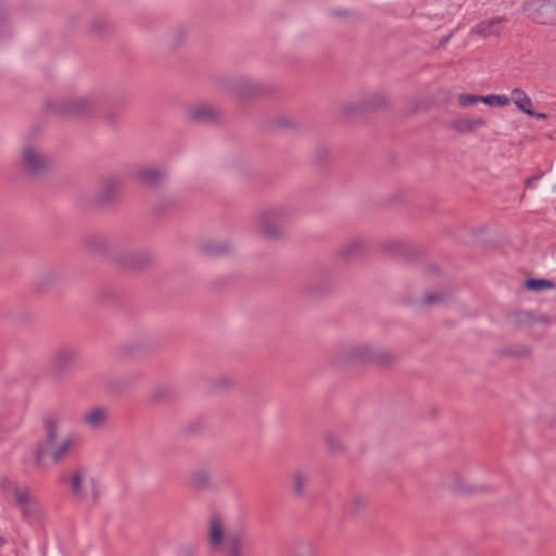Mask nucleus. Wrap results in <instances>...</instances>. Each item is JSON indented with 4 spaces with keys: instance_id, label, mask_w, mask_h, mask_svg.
<instances>
[{
    "instance_id": "obj_1",
    "label": "nucleus",
    "mask_w": 556,
    "mask_h": 556,
    "mask_svg": "<svg viewBox=\"0 0 556 556\" xmlns=\"http://www.w3.org/2000/svg\"><path fill=\"white\" fill-rule=\"evenodd\" d=\"M395 361V354L390 350L363 342L346 344L330 355V363L337 368L354 365L388 367L394 364Z\"/></svg>"
},
{
    "instance_id": "obj_2",
    "label": "nucleus",
    "mask_w": 556,
    "mask_h": 556,
    "mask_svg": "<svg viewBox=\"0 0 556 556\" xmlns=\"http://www.w3.org/2000/svg\"><path fill=\"white\" fill-rule=\"evenodd\" d=\"M298 208L287 202L260 207L253 215L255 232L265 240H280L286 235V226L295 219Z\"/></svg>"
},
{
    "instance_id": "obj_3",
    "label": "nucleus",
    "mask_w": 556,
    "mask_h": 556,
    "mask_svg": "<svg viewBox=\"0 0 556 556\" xmlns=\"http://www.w3.org/2000/svg\"><path fill=\"white\" fill-rule=\"evenodd\" d=\"M205 539L213 552L225 551L227 556H248L244 535L241 532L229 531L227 519L220 514L208 516Z\"/></svg>"
},
{
    "instance_id": "obj_4",
    "label": "nucleus",
    "mask_w": 556,
    "mask_h": 556,
    "mask_svg": "<svg viewBox=\"0 0 556 556\" xmlns=\"http://www.w3.org/2000/svg\"><path fill=\"white\" fill-rule=\"evenodd\" d=\"M47 453L54 463L64 460L79 445V437L75 432L66 433L60 442L59 438V420L54 417L45 419ZM46 452L42 448L37 451V458L41 459Z\"/></svg>"
},
{
    "instance_id": "obj_5",
    "label": "nucleus",
    "mask_w": 556,
    "mask_h": 556,
    "mask_svg": "<svg viewBox=\"0 0 556 556\" xmlns=\"http://www.w3.org/2000/svg\"><path fill=\"white\" fill-rule=\"evenodd\" d=\"M70 491L78 503L93 506L100 498L98 483L90 468L75 467L70 475Z\"/></svg>"
},
{
    "instance_id": "obj_6",
    "label": "nucleus",
    "mask_w": 556,
    "mask_h": 556,
    "mask_svg": "<svg viewBox=\"0 0 556 556\" xmlns=\"http://www.w3.org/2000/svg\"><path fill=\"white\" fill-rule=\"evenodd\" d=\"M100 102L98 94L75 96L48 102V111L60 116L85 117L96 111Z\"/></svg>"
},
{
    "instance_id": "obj_7",
    "label": "nucleus",
    "mask_w": 556,
    "mask_h": 556,
    "mask_svg": "<svg viewBox=\"0 0 556 556\" xmlns=\"http://www.w3.org/2000/svg\"><path fill=\"white\" fill-rule=\"evenodd\" d=\"M20 165L26 174L41 176L50 170L53 161L39 144L26 141L20 151Z\"/></svg>"
},
{
    "instance_id": "obj_8",
    "label": "nucleus",
    "mask_w": 556,
    "mask_h": 556,
    "mask_svg": "<svg viewBox=\"0 0 556 556\" xmlns=\"http://www.w3.org/2000/svg\"><path fill=\"white\" fill-rule=\"evenodd\" d=\"M79 350L73 345H62L51 355V376L55 382L66 379L78 364Z\"/></svg>"
},
{
    "instance_id": "obj_9",
    "label": "nucleus",
    "mask_w": 556,
    "mask_h": 556,
    "mask_svg": "<svg viewBox=\"0 0 556 556\" xmlns=\"http://www.w3.org/2000/svg\"><path fill=\"white\" fill-rule=\"evenodd\" d=\"M522 10L536 23H556V0H528L523 4Z\"/></svg>"
},
{
    "instance_id": "obj_10",
    "label": "nucleus",
    "mask_w": 556,
    "mask_h": 556,
    "mask_svg": "<svg viewBox=\"0 0 556 556\" xmlns=\"http://www.w3.org/2000/svg\"><path fill=\"white\" fill-rule=\"evenodd\" d=\"M442 485L456 495H475L484 491V488L468 481L459 471L450 469L441 478Z\"/></svg>"
},
{
    "instance_id": "obj_11",
    "label": "nucleus",
    "mask_w": 556,
    "mask_h": 556,
    "mask_svg": "<svg viewBox=\"0 0 556 556\" xmlns=\"http://www.w3.org/2000/svg\"><path fill=\"white\" fill-rule=\"evenodd\" d=\"M113 261L130 270H142L153 263V256L148 251L124 250L118 247Z\"/></svg>"
},
{
    "instance_id": "obj_12",
    "label": "nucleus",
    "mask_w": 556,
    "mask_h": 556,
    "mask_svg": "<svg viewBox=\"0 0 556 556\" xmlns=\"http://www.w3.org/2000/svg\"><path fill=\"white\" fill-rule=\"evenodd\" d=\"M187 121L198 124H214L222 119V111L208 103H194L186 108Z\"/></svg>"
},
{
    "instance_id": "obj_13",
    "label": "nucleus",
    "mask_w": 556,
    "mask_h": 556,
    "mask_svg": "<svg viewBox=\"0 0 556 556\" xmlns=\"http://www.w3.org/2000/svg\"><path fill=\"white\" fill-rule=\"evenodd\" d=\"M16 506L20 508L25 519H31L38 516L39 505L36 497L27 486L16 484L10 485Z\"/></svg>"
},
{
    "instance_id": "obj_14",
    "label": "nucleus",
    "mask_w": 556,
    "mask_h": 556,
    "mask_svg": "<svg viewBox=\"0 0 556 556\" xmlns=\"http://www.w3.org/2000/svg\"><path fill=\"white\" fill-rule=\"evenodd\" d=\"M85 248L88 252L102 257H108L113 261V255L116 254L118 247L113 244L110 239L101 233H92L85 238Z\"/></svg>"
},
{
    "instance_id": "obj_15",
    "label": "nucleus",
    "mask_w": 556,
    "mask_h": 556,
    "mask_svg": "<svg viewBox=\"0 0 556 556\" xmlns=\"http://www.w3.org/2000/svg\"><path fill=\"white\" fill-rule=\"evenodd\" d=\"M80 420L89 430H102L106 428L110 422V410L108 407L101 405L91 406L83 413Z\"/></svg>"
},
{
    "instance_id": "obj_16",
    "label": "nucleus",
    "mask_w": 556,
    "mask_h": 556,
    "mask_svg": "<svg viewBox=\"0 0 556 556\" xmlns=\"http://www.w3.org/2000/svg\"><path fill=\"white\" fill-rule=\"evenodd\" d=\"M387 97L383 93H370L363 99L349 102L343 106L345 115L353 116L366 110H372L384 105Z\"/></svg>"
},
{
    "instance_id": "obj_17",
    "label": "nucleus",
    "mask_w": 556,
    "mask_h": 556,
    "mask_svg": "<svg viewBox=\"0 0 556 556\" xmlns=\"http://www.w3.org/2000/svg\"><path fill=\"white\" fill-rule=\"evenodd\" d=\"M189 483L191 488L198 491L217 490L212 470L204 467H198L190 471Z\"/></svg>"
},
{
    "instance_id": "obj_18",
    "label": "nucleus",
    "mask_w": 556,
    "mask_h": 556,
    "mask_svg": "<svg viewBox=\"0 0 556 556\" xmlns=\"http://www.w3.org/2000/svg\"><path fill=\"white\" fill-rule=\"evenodd\" d=\"M233 91L243 99L260 98L267 91L266 87L250 78H239L232 85Z\"/></svg>"
},
{
    "instance_id": "obj_19",
    "label": "nucleus",
    "mask_w": 556,
    "mask_h": 556,
    "mask_svg": "<svg viewBox=\"0 0 556 556\" xmlns=\"http://www.w3.org/2000/svg\"><path fill=\"white\" fill-rule=\"evenodd\" d=\"M486 119L482 116L469 118L466 116H457L450 121L448 127L458 134H472L479 128L485 126Z\"/></svg>"
},
{
    "instance_id": "obj_20",
    "label": "nucleus",
    "mask_w": 556,
    "mask_h": 556,
    "mask_svg": "<svg viewBox=\"0 0 556 556\" xmlns=\"http://www.w3.org/2000/svg\"><path fill=\"white\" fill-rule=\"evenodd\" d=\"M504 22L505 20L503 17L483 20L470 29V35L482 38L500 36Z\"/></svg>"
},
{
    "instance_id": "obj_21",
    "label": "nucleus",
    "mask_w": 556,
    "mask_h": 556,
    "mask_svg": "<svg viewBox=\"0 0 556 556\" xmlns=\"http://www.w3.org/2000/svg\"><path fill=\"white\" fill-rule=\"evenodd\" d=\"M135 175L138 180L151 187L161 186L167 176L166 170L157 166L142 167Z\"/></svg>"
},
{
    "instance_id": "obj_22",
    "label": "nucleus",
    "mask_w": 556,
    "mask_h": 556,
    "mask_svg": "<svg viewBox=\"0 0 556 556\" xmlns=\"http://www.w3.org/2000/svg\"><path fill=\"white\" fill-rule=\"evenodd\" d=\"M367 248V242L363 237L356 236L344 241L337 250V254L342 258H353L361 255Z\"/></svg>"
},
{
    "instance_id": "obj_23",
    "label": "nucleus",
    "mask_w": 556,
    "mask_h": 556,
    "mask_svg": "<svg viewBox=\"0 0 556 556\" xmlns=\"http://www.w3.org/2000/svg\"><path fill=\"white\" fill-rule=\"evenodd\" d=\"M289 556H320L317 541L311 538H301L294 541Z\"/></svg>"
},
{
    "instance_id": "obj_24",
    "label": "nucleus",
    "mask_w": 556,
    "mask_h": 556,
    "mask_svg": "<svg viewBox=\"0 0 556 556\" xmlns=\"http://www.w3.org/2000/svg\"><path fill=\"white\" fill-rule=\"evenodd\" d=\"M233 250L229 241H206L202 244V251L211 256L225 255Z\"/></svg>"
},
{
    "instance_id": "obj_25",
    "label": "nucleus",
    "mask_w": 556,
    "mask_h": 556,
    "mask_svg": "<svg viewBox=\"0 0 556 556\" xmlns=\"http://www.w3.org/2000/svg\"><path fill=\"white\" fill-rule=\"evenodd\" d=\"M509 99L520 111H522L527 115H534V112L531 109L532 101L523 90L518 88L514 89L510 93Z\"/></svg>"
},
{
    "instance_id": "obj_26",
    "label": "nucleus",
    "mask_w": 556,
    "mask_h": 556,
    "mask_svg": "<svg viewBox=\"0 0 556 556\" xmlns=\"http://www.w3.org/2000/svg\"><path fill=\"white\" fill-rule=\"evenodd\" d=\"M121 188V180L117 177H110L103 185V190L100 194V200L108 202L114 199Z\"/></svg>"
},
{
    "instance_id": "obj_27",
    "label": "nucleus",
    "mask_w": 556,
    "mask_h": 556,
    "mask_svg": "<svg viewBox=\"0 0 556 556\" xmlns=\"http://www.w3.org/2000/svg\"><path fill=\"white\" fill-rule=\"evenodd\" d=\"M514 318H515V323L519 324V325H532L535 323L547 324L551 320L548 316L544 315V316L535 317L530 312H518L515 314Z\"/></svg>"
},
{
    "instance_id": "obj_28",
    "label": "nucleus",
    "mask_w": 556,
    "mask_h": 556,
    "mask_svg": "<svg viewBox=\"0 0 556 556\" xmlns=\"http://www.w3.org/2000/svg\"><path fill=\"white\" fill-rule=\"evenodd\" d=\"M525 286L530 291L541 292L544 290H552L556 285L553 280L530 278L526 280Z\"/></svg>"
},
{
    "instance_id": "obj_29",
    "label": "nucleus",
    "mask_w": 556,
    "mask_h": 556,
    "mask_svg": "<svg viewBox=\"0 0 556 556\" xmlns=\"http://www.w3.org/2000/svg\"><path fill=\"white\" fill-rule=\"evenodd\" d=\"M112 24L105 18H94L90 22L89 29L96 36H104L111 33Z\"/></svg>"
},
{
    "instance_id": "obj_30",
    "label": "nucleus",
    "mask_w": 556,
    "mask_h": 556,
    "mask_svg": "<svg viewBox=\"0 0 556 556\" xmlns=\"http://www.w3.org/2000/svg\"><path fill=\"white\" fill-rule=\"evenodd\" d=\"M324 440L327 447L333 453H342L345 450L344 442L333 433H326Z\"/></svg>"
},
{
    "instance_id": "obj_31",
    "label": "nucleus",
    "mask_w": 556,
    "mask_h": 556,
    "mask_svg": "<svg viewBox=\"0 0 556 556\" xmlns=\"http://www.w3.org/2000/svg\"><path fill=\"white\" fill-rule=\"evenodd\" d=\"M292 480L294 493L299 496H302L304 494L305 486L308 481V476L303 471H295L293 473Z\"/></svg>"
},
{
    "instance_id": "obj_32",
    "label": "nucleus",
    "mask_w": 556,
    "mask_h": 556,
    "mask_svg": "<svg viewBox=\"0 0 556 556\" xmlns=\"http://www.w3.org/2000/svg\"><path fill=\"white\" fill-rule=\"evenodd\" d=\"M510 99L504 94H489L482 96V102L493 106H505L509 103Z\"/></svg>"
},
{
    "instance_id": "obj_33",
    "label": "nucleus",
    "mask_w": 556,
    "mask_h": 556,
    "mask_svg": "<svg viewBox=\"0 0 556 556\" xmlns=\"http://www.w3.org/2000/svg\"><path fill=\"white\" fill-rule=\"evenodd\" d=\"M460 108H467L482 102V96H475L470 93H462L457 98Z\"/></svg>"
},
{
    "instance_id": "obj_34",
    "label": "nucleus",
    "mask_w": 556,
    "mask_h": 556,
    "mask_svg": "<svg viewBox=\"0 0 556 556\" xmlns=\"http://www.w3.org/2000/svg\"><path fill=\"white\" fill-rule=\"evenodd\" d=\"M367 505V497L361 494H356L351 500V510L353 514L362 513Z\"/></svg>"
},
{
    "instance_id": "obj_35",
    "label": "nucleus",
    "mask_w": 556,
    "mask_h": 556,
    "mask_svg": "<svg viewBox=\"0 0 556 556\" xmlns=\"http://www.w3.org/2000/svg\"><path fill=\"white\" fill-rule=\"evenodd\" d=\"M446 300V295L442 292L433 291L427 292L424 295V303L427 305H434L438 303H442Z\"/></svg>"
},
{
    "instance_id": "obj_36",
    "label": "nucleus",
    "mask_w": 556,
    "mask_h": 556,
    "mask_svg": "<svg viewBox=\"0 0 556 556\" xmlns=\"http://www.w3.org/2000/svg\"><path fill=\"white\" fill-rule=\"evenodd\" d=\"M142 348V344L137 342H127L121 346V353L125 356H132L137 351Z\"/></svg>"
},
{
    "instance_id": "obj_37",
    "label": "nucleus",
    "mask_w": 556,
    "mask_h": 556,
    "mask_svg": "<svg viewBox=\"0 0 556 556\" xmlns=\"http://www.w3.org/2000/svg\"><path fill=\"white\" fill-rule=\"evenodd\" d=\"M507 354L513 355L515 357H528L531 354V349L528 345H522L520 348L510 349L507 351Z\"/></svg>"
},
{
    "instance_id": "obj_38",
    "label": "nucleus",
    "mask_w": 556,
    "mask_h": 556,
    "mask_svg": "<svg viewBox=\"0 0 556 556\" xmlns=\"http://www.w3.org/2000/svg\"><path fill=\"white\" fill-rule=\"evenodd\" d=\"M233 384V379L231 377H220L216 380V386L218 388H228Z\"/></svg>"
},
{
    "instance_id": "obj_39",
    "label": "nucleus",
    "mask_w": 556,
    "mask_h": 556,
    "mask_svg": "<svg viewBox=\"0 0 556 556\" xmlns=\"http://www.w3.org/2000/svg\"><path fill=\"white\" fill-rule=\"evenodd\" d=\"M186 37V31L184 29H177L173 34V40L175 45H179L184 41Z\"/></svg>"
},
{
    "instance_id": "obj_40",
    "label": "nucleus",
    "mask_w": 556,
    "mask_h": 556,
    "mask_svg": "<svg viewBox=\"0 0 556 556\" xmlns=\"http://www.w3.org/2000/svg\"><path fill=\"white\" fill-rule=\"evenodd\" d=\"M180 556H198V554L194 548L186 546L181 548Z\"/></svg>"
},
{
    "instance_id": "obj_41",
    "label": "nucleus",
    "mask_w": 556,
    "mask_h": 556,
    "mask_svg": "<svg viewBox=\"0 0 556 556\" xmlns=\"http://www.w3.org/2000/svg\"><path fill=\"white\" fill-rule=\"evenodd\" d=\"M9 17L8 10L0 5V24L5 22Z\"/></svg>"
},
{
    "instance_id": "obj_42",
    "label": "nucleus",
    "mask_w": 556,
    "mask_h": 556,
    "mask_svg": "<svg viewBox=\"0 0 556 556\" xmlns=\"http://www.w3.org/2000/svg\"><path fill=\"white\" fill-rule=\"evenodd\" d=\"M163 393H165V390L156 389L153 391V397L159 399Z\"/></svg>"
},
{
    "instance_id": "obj_43",
    "label": "nucleus",
    "mask_w": 556,
    "mask_h": 556,
    "mask_svg": "<svg viewBox=\"0 0 556 556\" xmlns=\"http://www.w3.org/2000/svg\"><path fill=\"white\" fill-rule=\"evenodd\" d=\"M534 180H535V178H534V177L528 178V179L526 180V186H528V187H532V186H533V184H534Z\"/></svg>"
},
{
    "instance_id": "obj_44",
    "label": "nucleus",
    "mask_w": 556,
    "mask_h": 556,
    "mask_svg": "<svg viewBox=\"0 0 556 556\" xmlns=\"http://www.w3.org/2000/svg\"><path fill=\"white\" fill-rule=\"evenodd\" d=\"M534 117L539 118V119H544L546 118V114L545 113H535L534 112Z\"/></svg>"
},
{
    "instance_id": "obj_45",
    "label": "nucleus",
    "mask_w": 556,
    "mask_h": 556,
    "mask_svg": "<svg viewBox=\"0 0 556 556\" xmlns=\"http://www.w3.org/2000/svg\"><path fill=\"white\" fill-rule=\"evenodd\" d=\"M309 291L314 293H320V291L317 289V286H312Z\"/></svg>"
}]
</instances>
